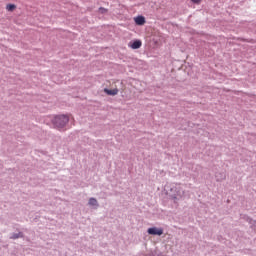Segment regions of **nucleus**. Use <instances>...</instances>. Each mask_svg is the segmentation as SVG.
Segmentation results:
<instances>
[{
    "label": "nucleus",
    "mask_w": 256,
    "mask_h": 256,
    "mask_svg": "<svg viewBox=\"0 0 256 256\" xmlns=\"http://www.w3.org/2000/svg\"><path fill=\"white\" fill-rule=\"evenodd\" d=\"M6 9L10 12H13L15 9H17V6L15 4H8Z\"/></svg>",
    "instance_id": "6"
},
{
    "label": "nucleus",
    "mask_w": 256,
    "mask_h": 256,
    "mask_svg": "<svg viewBox=\"0 0 256 256\" xmlns=\"http://www.w3.org/2000/svg\"><path fill=\"white\" fill-rule=\"evenodd\" d=\"M20 236H21V234H14V235L12 236V239H19Z\"/></svg>",
    "instance_id": "10"
},
{
    "label": "nucleus",
    "mask_w": 256,
    "mask_h": 256,
    "mask_svg": "<svg viewBox=\"0 0 256 256\" xmlns=\"http://www.w3.org/2000/svg\"><path fill=\"white\" fill-rule=\"evenodd\" d=\"M148 234L149 235H163V229L162 228H157V227H152L148 229Z\"/></svg>",
    "instance_id": "2"
},
{
    "label": "nucleus",
    "mask_w": 256,
    "mask_h": 256,
    "mask_svg": "<svg viewBox=\"0 0 256 256\" xmlns=\"http://www.w3.org/2000/svg\"><path fill=\"white\" fill-rule=\"evenodd\" d=\"M134 21L137 25H143L145 23V18L143 16H137L134 18Z\"/></svg>",
    "instance_id": "5"
},
{
    "label": "nucleus",
    "mask_w": 256,
    "mask_h": 256,
    "mask_svg": "<svg viewBox=\"0 0 256 256\" xmlns=\"http://www.w3.org/2000/svg\"><path fill=\"white\" fill-rule=\"evenodd\" d=\"M104 93L106 95H112V97H115V95H117L119 93V89L115 88V89L109 90V89L105 88Z\"/></svg>",
    "instance_id": "4"
},
{
    "label": "nucleus",
    "mask_w": 256,
    "mask_h": 256,
    "mask_svg": "<svg viewBox=\"0 0 256 256\" xmlns=\"http://www.w3.org/2000/svg\"><path fill=\"white\" fill-rule=\"evenodd\" d=\"M192 3H194L195 5H201V1L203 0H191Z\"/></svg>",
    "instance_id": "8"
},
{
    "label": "nucleus",
    "mask_w": 256,
    "mask_h": 256,
    "mask_svg": "<svg viewBox=\"0 0 256 256\" xmlns=\"http://www.w3.org/2000/svg\"><path fill=\"white\" fill-rule=\"evenodd\" d=\"M141 45H143L141 40H135L134 42H130L128 44V47H130L131 49H141Z\"/></svg>",
    "instance_id": "3"
},
{
    "label": "nucleus",
    "mask_w": 256,
    "mask_h": 256,
    "mask_svg": "<svg viewBox=\"0 0 256 256\" xmlns=\"http://www.w3.org/2000/svg\"><path fill=\"white\" fill-rule=\"evenodd\" d=\"M99 11H100V13H107V9H105L103 7L99 8Z\"/></svg>",
    "instance_id": "9"
},
{
    "label": "nucleus",
    "mask_w": 256,
    "mask_h": 256,
    "mask_svg": "<svg viewBox=\"0 0 256 256\" xmlns=\"http://www.w3.org/2000/svg\"><path fill=\"white\" fill-rule=\"evenodd\" d=\"M89 205H92L93 207H97V205H98L97 199H95V198H90V199H89Z\"/></svg>",
    "instance_id": "7"
},
{
    "label": "nucleus",
    "mask_w": 256,
    "mask_h": 256,
    "mask_svg": "<svg viewBox=\"0 0 256 256\" xmlns=\"http://www.w3.org/2000/svg\"><path fill=\"white\" fill-rule=\"evenodd\" d=\"M53 123L57 129H63L67 123H69V116L67 115H58L53 119Z\"/></svg>",
    "instance_id": "1"
}]
</instances>
